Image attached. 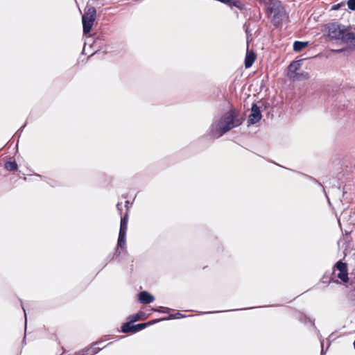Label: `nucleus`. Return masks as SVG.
<instances>
[{
	"mask_svg": "<svg viewBox=\"0 0 355 355\" xmlns=\"http://www.w3.org/2000/svg\"><path fill=\"white\" fill-rule=\"evenodd\" d=\"M290 76L297 80H306L309 78V73L305 71L301 73L296 72L293 75H290Z\"/></svg>",
	"mask_w": 355,
	"mask_h": 355,
	"instance_id": "obj_15",
	"label": "nucleus"
},
{
	"mask_svg": "<svg viewBox=\"0 0 355 355\" xmlns=\"http://www.w3.org/2000/svg\"><path fill=\"white\" fill-rule=\"evenodd\" d=\"M343 5V3H338V4H336L334 5L333 7H332V10H338L341 6Z\"/></svg>",
	"mask_w": 355,
	"mask_h": 355,
	"instance_id": "obj_27",
	"label": "nucleus"
},
{
	"mask_svg": "<svg viewBox=\"0 0 355 355\" xmlns=\"http://www.w3.org/2000/svg\"><path fill=\"white\" fill-rule=\"evenodd\" d=\"M297 318L298 320L304 324H307L308 322H310L312 324L313 326H314V320H312L310 318H309L306 314L302 312H299L297 313Z\"/></svg>",
	"mask_w": 355,
	"mask_h": 355,
	"instance_id": "obj_14",
	"label": "nucleus"
},
{
	"mask_svg": "<svg viewBox=\"0 0 355 355\" xmlns=\"http://www.w3.org/2000/svg\"><path fill=\"white\" fill-rule=\"evenodd\" d=\"M133 323L131 322H128L125 323H123L121 327V331L123 333L128 334V333H132L133 334V329H132Z\"/></svg>",
	"mask_w": 355,
	"mask_h": 355,
	"instance_id": "obj_16",
	"label": "nucleus"
},
{
	"mask_svg": "<svg viewBox=\"0 0 355 355\" xmlns=\"http://www.w3.org/2000/svg\"><path fill=\"white\" fill-rule=\"evenodd\" d=\"M162 320H166V318H160V319H154V320H150V321H148L147 322H145V323H146V327H148L150 325L156 324L158 322H160V321H162Z\"/></svg>",
	"mask_w": 355,
	"mask_h": 355,
	"instance_id": "obj_21",
	"label": "nucleus"
},
{
	"mask_svg": "<svg viewBox=\"0 0 355 355\" xmlns=\"http://www.w3.org/2000/svg\"><path fill=\"white\" fill-rule=\"evenodd\" d=\"M256 59V55L254 52H248L245 58V68H250L254 63Z\"/></svg>",
	"mask_w": 355,
	"mask_h": 355,
	"instance_id": "obj_10",
	"label": "nucleus"
},
{
	"mask_svg": "<svg viewBox=\"0 0 355 355\" xmlns=\"http://www.w3.org/2000/svg\"><path fill=\"white\" fill-rule=\"evenodd\" d=\"M185 315L182 314L180 312H177L175 313H171L168 317H166V320H173V319H179L182 318H184Z\"/></svg>",
	"mask_w": 355,
	"mask_h": 355,
	"instance_id": "obj_19",
	"label": "nucleus"
},
{
	"mask_svg": "<svg viewBox=\"0 0 355 355\" xmlns=\"http://www.w3.org/2000/svg\"><path fill=\"white\" fill-rule=\"evenodd\" d=\"M220 311H208V312H205V314H209V313H219Z\"/></svg>",
	"mask_w": 355,
	"mask_h": 355,
	"instance_id": "obj_31",
	"label": "nucleus"
},
{
	"mask_svg": "<svg viewBox=\"0 0 355 355\" xmlns=\"http://www.w3.org/2000/svg\"><path fill=\"white\" fill-rule=\"evenodd\" d=\"M302 59L292 62L288 67V69L290 74L293 75L294 73H295L297 71L300 69V67L302 66Z\"/></svg>",
	"mask_w": 355,
	"mask_h": 355,
	"instance_id": "obj_9",
	"label": "nucleus"
},
{
	"mask_svg": "<svg viewBox=\"0 0 355 355\" xmlns=\"http://www.w3.org/2000/svg\"><path fill=\"white\" fill-rule=\"evenodd\" d=\"M125 242H126V234L119 232V237L117 241V245L116 247V252L118 250V248H121V249L125 248Z\"/></svg>",
	"mask_w": 355,
	"mask_h": 355,
	"instance_id": "obj_12",
	"label": "nucleus"
},
{
	"mask_svg": "<svg viewBox=\"0 0 355 355\" xmlns=\"http://www.w3.org/2000/svg\"><path fill=\"white\" fill-rule=\"evenodd\" d=\"M141 315V314L139 313H136L135 315H130L129 316L130 322H131L132 323H134V322L138 321L140 319Z\"/></svg>",
	"mask_w": 355,
	"mask_h": 355,
	"instance_id": "obj_20",
	"label": "nucleus"
},
{
	"mask_svg": "<svg viewBox=\"0 0 355 355\" xmlns=\"http://www.w3.org/2000/svg\"><path fill=\"white\" fill-rule=\"evenodd\" d=\"M5 168L8 171H14L17 169V164L16 162L8 161L4 164Z\"/></svg>",
	"mask_w": 355,
	"mask_h": 355,
	"instance_id": "obj_17",
	"label": "nucleus"
},
{
	"mask_svg": "<svg viewBox=\"0 0 355 355\" xmlns=\"http://www.w3.org/2000/svg\"><path fill=\"white\" fill-rule=\"evenodd\" d=\"M244 121L243 116L236 108L232 107L223 114L218 121H214L209 128V135L218 139L232 129L241 125Z\"/></svg>",
	"mask_w": 355,
	"mask_h": 355,
	"instance_id": "obj_1",
	"label": "nucleus"
},
{
	"mask_svg": "<svg viewBox=\"0 0 355 355\" xmlns=\"http://www.w3.org/2000/svg\"><path fill=\"white\" fill-rule=\"evenodd\" d=\"M154 300H155L154 296L148 291H141L138 294V300L142 304H150V303L153 302L154 301Z\"/></svg>",
	"mask_w": 355,
	"mask_h": 355,
	"instance_id": "obj_7",
	"label": "nucleus"
},
{
	"mask_svg": "<svg viewBox=\"0 0 355 355\" xmlns=\"http://www.w3.org/2000/svg\"><path fill=\"white\" fill-rule=\"evenodd\" d=\"M327 37L340 44L355 46V33L351 26H345L338 22L329 23L326 26Z\"/></svg>",
	"mask_w": 355,
	"mask_h": 355,
	"instance_id": "obj_2",
	"label": "nucleus"
},
{
	"mask_svg": "<svg viewBox=\"0 0 355 355\" xmlns=\"http://www.w3.org/2000/svg\"><path fill=\"white\" fill-rule=\"evenodd\" d=\"M338 270V273L337 275L338 278H339L344 283L348 282V272H347V265L346 263L339 260L336 263L333 268V272L334 270Z\"/></svg>",
	"mask_w": 355,
	"mask_h": 355,
	"instance_id": "obj_5",
	"label": "nucleus"
},
{
	"mask_svg": "<svg viewBox=\"0 0 355 355\" xmlns=\"http://www.w3.org/2000/svg\"><path fill=\"white\" fill-rule=\"evenodd\" d=\"M259 307H260V306H257V308H259ZM253 308H254V307H252V309H253ZM249 309H252V307H250Z\"/></svg>",
	"mask_w": 355,
	"mask_h": 355,
	"instance_id": "obj_35",
	"label": "nucleus"
},
{
	"mask_svg": "<svg viewBox=\"0 0 355 355\" xmlns=\"http://www.w3.org/2000/svg\"><path fill=\"white\" fill-rule=\"evenodd\" d=\"M337 51H338V52H341V51H343V50H342V49H340V50H338Z\"/></svg>",
	"mask_w": 355,
	"mask_h": 355,
	"instance_id": "obj_34",
	"label": "nucleus"
},
{
	"mask_svg": "<svg viewBox=\"0 0 355 355\" xmlns=\"http://www.w3.org/2000/svg\"><path fill=\"white\" fill-rule=\"evenodd\" d=\"M308 45V42L295 41L293 43V50L296 52H299L306 47Z\"/></svg>",
	"mask_w": 355,
	"mask_h": 355,
	"instance_id": "obj_13",
	"label": "nucleus"
},
{
	"mask_svg": "<svg viewBox=\"0 0 355 355\" xmlns=\"http://www.w3.org/2000/svg\"><path fill=\"white\" fill-rule=\"evenodd\" d=\"M169 309L164 306H159L156 309H154L153 311L159 313H168L169 311Z\"/></svg>",
	"mask_w": 355,
	"mask_h": 355,
	"instance_id": "obj_22",
	"label": "nucleus"
},
{
	"mask_svg": "<svg viewBox=\"0 0 355 355\" xmlns=\"http://www.w3.org/2000/svg\"><path fill=\"white\" fill-rule=\"evenodd\" d=\"M250 114L248 118V126L254 125L260 121L262 118V114L260 111L259 107L257 103H253L250 109Z\"/></svg>",
	"mask_w": 355,
	"mask_h": 355,
	"instance_id": "obj_6",
	"label": "nucleus"
},
{
	"mask_svg": "<svg viewBox=\"0 0 355 355\" xmlns=\"http://www.w3.org/2000/svg\"><path fill=\"white\" fill-rule=\"evenodd\" d=\"M321 346H322L321 355H324V349H323V340L321 341Z\"/></svg>",
	"mask_w": 355,
	"mask_h": 355,
	"instance_id": "obj_30",
	"label": "nucleus"
},
{
	"mask_svg": "<svg viewBox=\"0 0 355 355\" xmlns=\"http://www.w3.org/2000/svg\"><path fill=\"white\" fill-rule=\"evenodd\" d=\"M96 10L94 7L88 8L82 16L83 34L87 35L90 33L94 22L96 19Z\"/></svg>",
	"mask_w": 355,
	"mask_h": 355,
	"instance_id": "obj_4",
	"label": "nucleus"
},
{
	"mask_svg": "<svg viewBox=\"0 0 355 355\" xmlns=\"http://www.w3.org/2000/svg\"><path fill=\"white\" fill-rule=\"evenodd\" d=\"M35 176L40 178L41 180L46 181L49 184H50L51 187H54L55 185L53 184L51 182L48 181V178L45 176H42L40 174H35Z\"/></svg>",
	"mask_w": 355,
	"mask_h": 355,
	"instance_id": "obj_24",
	"label": "nucleus"
},
{
	"mask_svg": "<svg viewBox=\"0 0 355 355\" xmlns=\"http://www.w3.org/2000/svg\"><path fill=\"white\" fill-rule=\"evenodd\" d=\"M146 327V325L145 322L139 323V324H133V326H132L133 334L139 332V331L144 329Z\"/></svg>",
	"mask_w": 355,
	"mask_h": 355,
	"instance_id": "obj_18",
	"label": "nucleus"
},
{
	"mask_svg": "<svg viewBox=\"0 0 355 355\" xmlns=\"http://www.w3.org/2000/svg\"><path fill=\"white\" fill-rule=\"evenodd\" d=\"M21 305L22 309H23L24 312L25 319L26 320V310H25V309L24 308V306H23V304H22V302H21ZM26 329V321L25 322V329Z\"/></svg>",
	"mask_w": 355,
	"mask_h": 355,
	"instance_id": "obj_29",
	"label": "nucleus"
},
{
	"mask_svg": "<svg viewBox=\"0 0 355 355\" xmlns=\"http://www.w3.org/2000/svg\"><path fill=\"white\" fill-rule=\"evenodd\" d=\"M245 33H246V34H247V39L248 40V37H249V36H248V34H249V30H248V28H247L245 29Z\"/></svg>",
	"mask_w": 355,
	"mask_h": 355,
	"instance_id": "obj_32",
	"label": "nucleus"
},
{
	"mask_svg": "<svg viewBox=\"0 0 355 355\" xmlns=\"http://www.w3.org/2000/svg\"><path fill=\"white\" fill-rule=\"evenodd\" d=\"M347 3L349 10H355V0H348Z\"/></svg>",
	"mask_w": 355,
	"mask_h": 355,
	"instance_id": "obj_23",
	"label": "nucleus"
},
{
	"mask_svg": "<svg viewBox=\"0 0 355 355\" xmlns=\"http://www.w3.org/2000/svg\"><path fill=\"white\" fill-rule=\"evenodd\" d=\"M116 209L119 211V214H121L122 208H121V203L118 202L116 205Z\"/></svg>",
	"mask_w": 355,
	"mask_h": 355,
	"instance_id": "obj_26",
	"label": "nucleus"
},
{
	"mask_svg": "<svg viewBox=\"0 0 355 355\" xmlns=\"http://www.w3.org/2000/svg\"><path fill=\"white\" fill-rule=\"evenodd\" d=\"M22 344H24V345L26 344V335L24 336V339L22 340Z\"/></svg>",
	"mask_w": 355,
	"mask_h": 355,
	"instance_id": "obj_33",
	"label": "nucleus"
},
{
	"mask_svg": "<svg viewBox=\"0 0 355 355\" xmlns=\"http://www.w3.org/2000/svg\"><path fill=\"white\" fill-rule=\"evenodd\" d=\"M128 212L126 211L123 217L121 218L119 232L125 233L128 229Z\"/></svg>",
	"mask_w": 355,
	"mask_h": 355,
	"instance_id": "obj_11",
	"label": "nucleus"
},
{
	"mask_svg": "<svg viewBox=\"0 0 355 355\" xmlns=\"http://www.w3.org/2000/svg\"><path fill=\"white\" fill-rule=\"evenodd\" d=\"M305 176H306L307 178H309V179L311 180L313 182H315V183H316V184H318L320 186H322V184H320V182H319L316 179H315V178H312V177H311V176L306 175H305Z\"/></svg>",
	"mask_w": 355,
	"mask_h": 355,
	"instance_id": "obj_25",
	"label": "nucleus"
},
{
	"mask_svg": "<svg viewBox=\"0 0 355 355\" xmlns=\"http://www.w3.org/2000/svg\"><path fill=\"white\" fill-rule=\"evenodd\" d=\"M354 215L355 212L354 211L353 209L347 207L341 212L338 219V223H340L341 220L344 221H349L353 220Z\"/></svg>",
	"mask_w": 355,
	"mask_h": 355,
	"instance_id": "obj_8",
	"label": "nucleus"
},
{
	"mask_svg": "<svg viewBox=\"0 0 355 355\" xmlns=\"http://www.w3.org/2000/svg\"><path fill=\"white\" fill-rule=\"evenodd\" d=\"M130 205H131V204H130V201H129V200H126V201H125V207L126 210H127L126 211H128V209H129V207H130Z\"/></svg>",
	"mask_w": 355,
	"mask_h": 355,
	"instance_id": "obj_28",
	"label": "nucleus"
},
{
	"mask_svg": "<svg viewBox=\"0 0 355 355\" xmlns=\"http://www.w3.org/2000/svg\"><path fill=\"white\" fill-rule=\"evenodd\" d=\"M267 12L272 15L271 22L275 26H278L286 17L285 8L279 0H269L267 3Z\"/></svg>",
	"mask_w": 355,
	"mask_h": 355,
	"instance_id": "obj_3",
	"label": "nucleus"
}]
</instances>
